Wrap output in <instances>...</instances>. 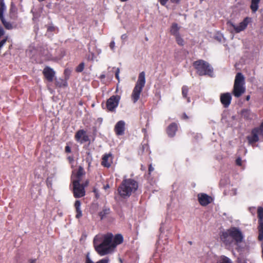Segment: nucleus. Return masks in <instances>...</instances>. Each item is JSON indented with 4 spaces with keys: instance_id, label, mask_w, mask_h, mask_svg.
I'll return each mask as SVG.
<instances>
[{
    "instance_id": "obj_47",
    "label": "nucleus",
    "mask_w": 263,
    "mask_h": 263,
    "mask_svg": "<svg viewBox=\"0 0 263 263\" xmlns=\"http://www.w3.org/2000/svg\"><path fill=\"white\" fill-rule=\"evenodd\" d=\"M36 259H30L29 260V263H35Z\"/></svg>"
},
{
    "instance_id": "obj_10",
    "label": "nucleus",
    "mask_w": 263,
    "mask_h": 263,
    "mask_svg": "<svg viewBox=\"0 0 263 263\" xmlns=\"http://www.w3.org/2000/svg\"><path fill=\"white\" fill-rule=\"evenodd\" d=\"M229 233L228 230L223 232L220 236V239L226 246L232 247L233 245L236 244V242Z\"/></svg>"
},
{
    "instance_id": "obj_19",
    "label": "nucleus",
    "mask_w": 263,
    "mask_h": 263,
    "mask_svg": "<svg viewBox=\"0 0 263 263\" xmlns=\"http://www.w3.org/2000/svg\"><path fill=\"white\" fill-rule=\"evenodd\" d=\"M112 156L110 154H105L102 158V164L105 167H109L112 163Z\"/></svg>"
},
{
    "instance_id": "obj_54",
    "label": "nucleus",
    "mask_w": 263,
    "mask_h": 263,
    "mask_svg": "<svg viewBox=\"0 0 263 263\" xmlns=\"http://www.w3.org/2000/svg\"><path fill=\"white\" fill-rule=\"evenodd\" d=\"M187 102H190V98H188L187 99Z\"/></svg>"
},
{
    "instance_id": "obj_17",
    "label": "nucleus",
    "mask_w": 263,
    "mask_h": 263,
    "mask_svg": "<svg viewBox=\"0 0 263 263\" xmlns=\"http://www.w3.org/2000/svg\"><path fill=\"white\" fill-rule=\"evenodd\" d=\"M75 171L73 172L72 180L73 181H78L80 182L82 179L83 176L85 174V171L82 166H79L78 170L76 172V175L74 176Z\"/></svg>"
},
{
    "instance_id": "obj_29",
    "label": "nucleus",
    "mask_w": 263,
    "mask_h": 263,
    "mask_svg": "<svg viewBox=\"0 0 263 263\" xmlns=\"http://www.w3.org/2000/svg\"><path fill=\"white\" fill-rule=\"evenodd\" d=\"M242 116L247 119L251 118V112L249 110H243L242 111Z\"/></svg>"
},
{
    "instance_id": "obj_4",
    "label": "nucleus",
    "mask_w": 263,
    "mask_h": 263,
    "mask_svg": "<svg viewBox=\"0 0 263 263\" xmlns=\"http://www.w3.org/2000/svg\"><path fill=\"white\" fill-rule=\"evenodd\" d=\"M193 66L199 76L208 75L210 77L213 76V68L208 62L202 60H199L194 62Z\"/></svg>"
},
{
    "instance_id": "obj_24",
    "label": "nucleus",
    "mask_w": 263,
    "mask_h": 263,
    "mask_svg": "<svg viewBox=\"0 0 263 263\" xmlns=\"http://www.w3.org/2000/svg\"><path fill=\"white\" fill-rule=\"evenodd\" d=\"M260 0H252L251 9L253 12H255L258 8V4Z\"/></svg>"
},
{
    "instance_id": "obj_30",
    "label": "nucleus",
    "mask_w": 263,
    "mask_h": 263,
    "mask_svg": "<svg viewBox=\"0 0 263 263\" xmlns=\"http://www.w3.org/2000/svg\"><path fill=\"white\" fill-rule=\"evenodd\" d=\"M189 89L187 86H183L182 88V94L184 98H186L187 93H188Z\"/></svg>"
},
{
    "instance_id": "obj_28",
    "label": "nucleus",
    "mask_w": 263,
    "mask_h": 263,
    "mask_svg": "<svg viewBox=\"0 0 263 263\" xmlns=\"http://www.w3.org/2000/svg\"><path fill=\"white\" fill-rule=\"evenodd\" d=\"M175 37L176 42L179 45L183 46L184 45V40L181 36L180 34L177 35Z\"/></svg>"
},
{
    "instance_id": "obj_46",
    "label": "nucleus",
    "mask_w": 263,
    "mask_h": 263,
    "mask_svg": "<svg viewBox=\"0 0 263 263\" xmlns=\"http://www.w3.org/2000/svg\"><path fill=\"white\" fill-rule=\"evenodd\" d=\"M65 151H66V152H67V153H69V152H70V147H69V146H66V147H65Z\"/></svg>"
},
{
    "instance_id": "obj_2",
    "label": "nucleus",
    "mask_w": 263,
    "mask_h": 263,
    "mask_svg": "<svg viewBox=\"0 0 263 263\" xmlns=\"http://www.w3.org/2000/svg\"><path fill=\"white\" fill-rule=\"evenodd\" d=\"M138 182L133 179H124L119 186L118 191L120 196L123 198H128L138 189Z\"/></svg>"
},
{
    "instance_id": "obj_50",
    "label": "nucleus",
    "mask_w": 263,
    "mask_h": 263,
    "mask_svg": "<svg viewBox=\"0 0 263 263\" xmlns=\"http://www.w3.org/2000/svg\"><path fill=\"white\" fill-rule=\"evenodd\" d=\"M109 185L108 184H106V185H104V189L105 190H107V189H109Z\"/></svg>"
},
{
    "instance_id": "obj_45",
    "label": "nucleus",
    "mask_w": 263,
    "mask_h": 263,
    "mask_svg": "<svg viewBox=\"0 0 263 263\" xmlns=\"http://www.w3.org/2000/svg\"><path fill=\"white\" fill-rule=\"evenodd\" d=\"M88 183H89V181L88 180H87L85 181L84 183H83V184H82L81 185L84 186V187H86V186H87L88 185Z\"/></svg>"
},
{
    "instance_id": "obj_51",
    "label": "nucleus",
    "mask_w": 263,
    "mask_h": 263,
    "mask_svg": "<svg viewBox=\"0 0 263 263\" xmlns=\"http://www.w3.org/2000/svg\"><path fill=\"white\" fill-rule=\"evenodd\" d=\"M126 34H123L122 36H121V39L122 40H125L126 38Z\"/></svg>"
},
{
    "instance_id": "obj_40",
    "label": "nucleus",
    "mask_w": 263,
    "mask_h": 263,
    "mask_svg": "<svg viewBox=\"0 0 263 263\" xmlns=\"http://www.w3.org/2000/svg\"><path fill=\"white\" fill-rule=\"evenodd\" d=\"M109 47L112 50H114L115 47V43L114 41H111L109 44Z\"/></svg>"
},
{
    "instance_id": "obj_35",
    "label": "nucleus",
    "mask_w": 263,
    "mask_h": 263,
    "mask_svg": "<svg viewBox=\"0 0 263 263\" xmlns=\"http://www.w3.org/2000/svg\"><path fill=\"white\" fill-rule=\"evenodd\" d=\"M109 259L108 258H105L100 260L97 261L96 263H108Z\"/></svg>"
},
{
    "instance_id": "obj_12",
    "label": "nucleus",
    "mask_w": 263,
    "mask_h": 263,
    "mask_svg": "<svg viewBox=\"0 0 263 263\" xmlns=\"http://www.w3.org/2000/svg\"><path fill=\"white\" fill-rule=\"evenodd\" d=\"M125 129V123L123 120L118 121L115 126V132L118 136H121L124 134Z\"/></svg>"
},
{
    "instance_id": "obj_18",
    "label": "nucleus",
    "mask_w": 263,
    "mask_h": 263,
    "mask_svg": "<svg viewBox=\"0 0 263 263\" xmlns=\"http://www.w3.org/2000/svg\"><path fill=\"white\" fill-rule=\"evenodd\" d=\"M260 134L258 128L254 129L252 132L251 136L248 137V141L250 144L257 142L258 140V135Z\"/></svg>"
},
{
    "instance_id": "obj_25",
    "label": "nucleus",
    "mask_w": 263,
    "mask_h": 263,
    "mask_svg": "<svg viewBox=\"0 0 263 263\" xmlns=\"http://www.w3.org/2000/svg\"><path fill=\"white\" fill-rule=\"evenodd\" d=\"M41 54L43 56L45 57V59L50 60L51 58V54L47 49H43L41 51Z\"/></svg>"
},
{
    "instance_id": "obj_44",
    "label": "nucleus",
    "mask_w": 263,
    "mask_h": 263,
    "mask_svg": "<svg viewBox=\"0 0 263 263\" xmlns=\"http://www.w3.org/2000/svg\"><path fill=\"white\" fill-rule=\"evenodd\" d=\"M86 263H93V262L90 259V258L87 256L86 258Z\"/></svg>"
},
{
    "instance_id": "obj_32",
    "label": "nucleus",
    "mask_w": 263,
    "mask_h": 263,
    "mask_svg": "<svg viewBox=\"0 0 263 263\" xmlns=\"http://www.w3.org/2000/svg\"><path fill=\"white\" fill-rule=\"evenodd\" d=\"M84 68V64L83 63H81L76 69L77 72H81L83 70Z\"/></svg>"
},
{
    "instance_id": "obj_38",
    "label": "nucleus",
    "mask_w": 263,
    "mask_h": 263,
    "mask_svg": "<svg viewBox=\"0 0 263 263\" xmlns=\"http://www.w3.org/2000/svg\"><path fill=\"white\" fill-rule=\"evenodd\" d=\"M236 163L237 165H239V166H241L242 165V160L240 158H238L236 160Z\"/></svg>"
},
{
    "instance_id": "obj_16",
    "label": "nucleus",
    "mask_w": 263,
    "mask_h": 263,
    "mask_svg": "<svg viewBox=\"0 0 263 263\" xmlns=\"http://www.w3.org/2000/svg\"><path fill=\"white\" fill-rule=\"evenodd\" d=\"M232 97L230 93H224L221 95L220 101L221 103L224 107H227L229 106L231 103Z\"/></svg>"
},
{
    "instance_id": "obj_13",
    "label": "nucleus",
    "mask_w": 263,
    "mask_h": 263,
    "mask_svg": "<svg viewBox=\"0 0 263 263\" xmlns=\"http://www.w3.org/2000/svg\"><path fill=\"white\" fill-rule=\"evenodd\" d=\"M75 138L77 141L81 143L87 142L89 138L84 130L78 131L75 135Z\"/></svg>"
},
{
    "instance_id": "obj_53",
    "label": "nucleus",
    "mask_w": 263,
    "mask_h": 263,
    "mask_svg": "<svg viewBox=\"0 0 263 263\" xmlns=\"http://www.w3.org/2000/svg\"><path fill=\"white\" fill-rule=\"evenodd\" d=\"M183 116H184V118H187V117L185 114H184Z\"/></svg>"
},
{
    "instance_id": "obj_3",
    "label": "nucleus",
    "mask_w": 263,
    "mask_h": 263,
    "mask_svg": "<svg viewBox=\"0 0 263 263\" xmlns=\"http://www.w3.org/2000/svg\"><path fill=\"white\" fill-rule=\"evenodd\" d=\"M145 84V72L142 71L139 73L138 81L133 90L131 98L133 103H135L140 98L141 92Z\"/></svg>"
},
{
    "instance_id": "obj_11",
    "label": "nucleus",
    "mask_w": 263,
    "mask_h": 263,
    "mask_svg": "<svg viewBox=\"0 0 263 263\" xmlns=\"http://www.w3.org/2000/svg\"><path fill=\"white\" fill-rule=\"evenodd\" d=\"M257 213L259 221V225L258 227V239L262 240L263 239V208L259 207L258 208Z\"/></svg>"
},
{
    "instance_id": "obj_8",
    "label": "nucleus",
    "mask_w": 263,
    "mask_h": 263,
    "mask_svg": "<svg viewBox=\"0 0 263 263\" xmlns=\"http://www.w3.org/2000/svg\"><path fill=\"white\" fill-rule=\"evenodd\" d=\"M120 100V96H112L106 102L107 109L110 111H114L118 107Z\"/></svg>"
},
{
    "instance_id": "obj_52",
    "label": "nucleus",
    "mask_w": 263,
    "mask_h": 263,
    "mask_svg": "<svg viewBox=\"0 0 263 263\" xmlns=\"http://www.w3.org/2000/svg\"><path fill=\"white\" fill-rule=\"evenodd\" d=\"M250 96H247L246 97V100L247 101H249L250 100Z\"/></svg>"
},
{
    "instance_id": "obj_7",
    "label": "nucleus",
    "mask_w": 263,
    "mask_h": 263,
    "mask_svg": "<svg viewBox=\"0 0 263 263\" xmlns=\"http://www.w3.org/2000/svg\"><path fill=\"white\" fill-rule=\"evenodd\" d=\"M229 234L232 236L236 244L241 242L243 239V235L241 231L237 228L232 227L228 230Z\"/></svg>"
},
{
    "instance_id": "obj_14",
    "label": "nucleus",
    "mask_w": 263,
    "mask_h": 263,
    "mask_svg": "<svg viewBox=\"0 0 263 263\" xmlns=\"http://www.w3.org/2000/svg\"><path fill=\"white\" fill-rule=\"evenodd\" d=\"M198 201L201 205L205 206L211 202L212 198L206 194H199L198 195Z\"/></svg>"
},
{
    "instance_id": "obj_56",
    "label": "nucleus",
    "mask_w": 263,
    "mask_h": 263,
    "mask_svg": "<svg viewBox=\"0 0 263 263\" xmlns=\"http://www.w3.org/2000/svg\"><path fill=\"white\" fill-rule=\"evenodd\" d=\"M262 257H263V250H262Z\"/></svg>"
},
{
    "instance_id": "obj_15",
    "label": "nucleus",
    "mask_w": 263,
    "mask_h": 263,
    "mask_svg": "<svg viewBox=\"0 0 263 263\" xmlns=\"http://www.w3.org/2000/svg\"><path fill=\"white\" fill-rule=\"evenodd\" d=\"M43 74L48 81L52 82L54 77L55 72L50 67H46L43 70Z\"/></svg>"
},
{
    "instance_id": "obj_6",
    "label": "nucleus",
    "mask_w": 263,
    "mask_h": 263,
    "mask_svg": "<svg viewBox=\"0 0 263 263\" xmlns=\"http://www.w3.org/2000/svg\"><path fill=\"white\" fill-rule=\"evenodd\" d=\"M249 17H246L239 24L236 25L231 21L227 22V25L229 31L231 33H238L243 31L247 27L248 24L250 22Z\"/></svg>"
},
{
    "instance_id": "obj_22",
    "label": "nucleus",
    "mask_w": 263,
    "mask_h": 263,
    "mask_svg": "<svg viewBox=\"0 0 263 263\" xmlns=\"http://www.w3.org/2000/svg\"><path fill=\"white\" fill-rule=\"evenodd\" d=\"M180 1V0H158L161 5L165 6L166 8L169 7L168 4L176 5L178 4Z\"/></svg>"
},
{
    "instance_id": "obj_55",
    "label": "nucleus",
    "mask_w": 263,
    "mask_h": 263,
    "mask_svg": "<svg viewBox=\"0 0 263 263\" xmlns=\"http://www.w3.org/2000/svg\"><path fill=\"white\" fill-rule=\"evenodd\" d=\"M101 77H102V78H104V77H105V76H104V75H102V76H101Z\"/></svg>"
},
{
    "instance_id": "obj_41",
    "label": "nucleus",
    "mask_w": 263,
    "mask_h": 263,
    "mask_svg": "<svg viewBox=\"0 0 263 263\" xmlns=\"http://www.w3.org/2000/svg\"><path fill=\"white\" fill-rule=\"evenodd\" d=\"M5 33V31L3 27L0 25V37L2 36Z\"/></svg>"
},
{
    "instance_id": "obj_42",
    "label": "nucleus",
    "mask_w": 263,
    "mask_h": 263,
    "mask_svg": "<svg viewBox=\"0 0 263 263\" xmlns=\"http://www.w3.org/2000/svg\"><path fill=\"white\" fill-rule=\"evenodd\" d=\"M231 194L232 195H236L237 194V190L236 189H233L231 191Z\"/></svg>"
},
{
    "instance_id": "obj_5",
    "label": "nucleus",
    "mask_w": 263,
    "mask_h": 263,
    "mask_svg": "<svg viewBox=\"0 0 263 263\" xmlns=\"http://www.w3.org/2000/svg\"><path fill=\"white\" fill-rule=\"evenodd\" d=\"M245 78L242 74L240 72L237 73L233 89V94L235 97L239 98L245 92Z\"/></svg>"
},
{
    "instance_id": "obj_1",
    "label": "nucleus",
    "mask_w": 263,
    "mask_h": 263,
    "mask_svg": "<svg viewBox=\"0 0 263 263\" xmlns=\"http://www.w3.org/2000/svg\"><path fill=\"white\" fill-rule=\"evenodd\" d=\"M123 240L121 234L115 236L111 233L98 234L93 239V245L97 252L101 256H104L112 253L117 246L121 243Z\"/></svg>"
},
{
    "instance_id": "obj_20",
    "label": "nucleus",
    "mask_w": 263,
    "mask_h": 263,
    "mask_svg": "<svg viewBox=\"0 0 263 263\" xmlns=\"http://www.w3.org/2000/svg\"><path fill=\"white\" fill-rule=\"evenodd\" d=\"M177 130V125L175 123L171 124L167 128V133L170 137H174Z\"/></svg>"
},
{
    "instance_id": "obj_49",
    "label": "nucleus",
    "mask_w": 263,
    "mask_h": 263,
    "mask_svg": "<svg viewBox=\"0 0 263 263\" xmlns=\"http://www.w3.org/2000/svg\"><path fill=\"white\" fill-rule=\"evenodd\" d=\"M154 167L152 166V165H150L149 166V172H153L154 171Z\"/></svg>"
},
{
    "instance_id": "obj_39",
    "label": "nucleus",
    "mask_w": 263,
    "mask_h": 263,
    "mask_svg": "<svg viewBox=\"0 0 263 263\" xmlns=\"http://www.w3.org/2000/svg\"><path fill=\"white\" fill-rule=\"evenodd\" d=\"M119 73H120V69L117 68L115 72L116 78L119 80Z\"/></svg>"
},
{
    "instance_id": "obj_34",
    "label": "nucleus",
    "mask_w": 263,
    "mask_h": 263,
    "mask_svg": "<svg viewBox=\"0 0 263 263\" xmlns=\"http://www.w3.org/2000/svg\"><path fill=\"white\" fill-rule=\"evenodd\" d=\"M76 212L77 214L76 215V217L77 218H79L82 216V211L81 210V209H76Z\"/></svg>"
},
{
    "instance_id": "obj_33",
    "label": "nucleus",
    "mask_w": 263,
    "mask_h": 263,
    "mask_svg": "<svg viewBox=\"0 0 263 263\" xmlns=\"http://www.w3.org/2000/svg\"><path fill=\"white\" fill-rule=\"evenodd\" d=\"M61 81H62V82L60 83L58 80H57L56 81V85L59 87L65 86L66 84V82L63 81V80H61Z\"/></svg>"
},
{
    "instance_id": "obj_21",
    "label": "nucleus",
    "mask_w": 263,
    "mask_h": 263,
    "mask_svg": "<svg viewBox=\"0 0 263 263\" xmlns=\"http://www.w3.org/2000/svg\"><path fill=\"white\" fill-rule=\"evenodd\" d=\"M180 27L178 26L177 24L173 23L170 28V32L171 34L176 36L180 34L179 33Z\"/></svg>"
},
{
    "instance_id": "obj_9",
    "label": "nucleus",
    "mask_w": 263,
    "mask_h": 263,
    "mask_svg": "<svg viewBox=\"0 0 263 263\" xmlns=\"http://www.w3.org/2000/svg\"><path fill=\"white\" fill-rule=\"evenodd\" d=\"M73 194L76 198H80L85 195L84 186L78 181H73Z\"/></svg>"
},
{
    "instance_id": "obj_26",
    "label": "nucleus",
    "mask_w": 263,
    "mask_h": 263,
    "mask_svg": "<svg viewBox=\"0 0 263 263\" xmlns=\"http://www.w3.org/2000/svg\"><path fill=\"white\" fill-rule=\"evenodd\" d=\"M6 9V7L4 2V0H0V18L3 17L4 11Z\"/></svg>"
},
{
    "instance_id": "obj_27",
    "label": "nucleus",
    "mask_w": 263,
    "mask_h": 263,
    "mask_svg": "<svg viewBox=\"0 0 263 263\" xmlns=\"http://www.w3.org/2000/svg\"><path fill=\"white\" fill-rule=\"evenodd\" d=\"M1 20L6 29H11L12 28V26L10 22H8L6 21H5L4 18V16L2 17V18H1Z\"/></svg>"
},
{
    "instance_id": "obj_48",
    "label": "nucleus",
    "mask_w": 263,
    "mask_h": 263,
    "mask_svg": "<svg viewBox=\"0 0 263 263\" xmlns=\"http://www.w3.org/2000/svg\"><path fill=\"white\" fill-rule=\"evenodd\" d=\"M102 51L101 49H96V53L98 55H99L101 53Z\"/></svg>"
},
{
    "instance_id": "obj_37",
    "label": "nucleus",
    "mask_w": 263,
    "mask_h": 263,
    "mask_svg": "<svg viewBox=\"0 0 263 263\" xmlns=\"http://www.w3.org/2000/svg\"><path fill=\"white\" fill-rule=\"evenodd\" d=\"M87 59L88 60L93 61L95 59L94 54L93 53H91V54L88 56Z\"/></svg>"
},
{
    "instance_id": "obj_36",
    "label": "nucleus",
    "mask_w": 263,
    "mask_h": 263,
    "mask_svg": "<svg viewBox=\"0 0 263 263\" xmlns=\"http://www.w3.org/2000/svg\"><path fill=\"white\" fill-rule=\"evenodd\" d=\"M74 206L76 208V209H81V202L79 200H77L75 202Z\"/></svg>"
},
{
    "instance_id": "obj_31",
    "label": "nucleus",
    "mask_w": 263,
    "mask_h": 263,
    "mask_svg": "<svg viewBox=\"0 0 263 263\" xmlns=\"http://www.w3.org/2000/svg\"><path fill=\"white\" fill-rule=\"evenodd\" d=\"M109 212V209H105L102 212H100L99 215L101 219H103L106 214H107Z\"/></svg>"
},
{
    "instance_id": "obj_23",
    "label": "nucleus",
    "mask_w": 263,
    "mask_h": 263,
    "mask_svg": "<svg viewBox=\"0 0 263 263\" xmlns=\"http://www.w3.org/2000/svg\"><path fill=\"white\" fill-rule=\"evenodd\" d=\"M216 263H233L232 260L228 257L222 255L220 256Z\"/></svg>"
},
{
    "instance_id": "obj_43",
    "label": "nucleus",
    "mask_w": 263,
    "mask_h": 263,
    "mask_svg": "<svg viewBox=\"0 0 263 263\" xmlns=\"http://www.w3.org/2000/svg\"><path fill=\"white\" fill-rule=\"evenodd\" d=\"M54 29H55V28L54 27H53V26H49L48 27L47 30L48 31H53L54 30Z\"/></svg>"
}]
</instances>
